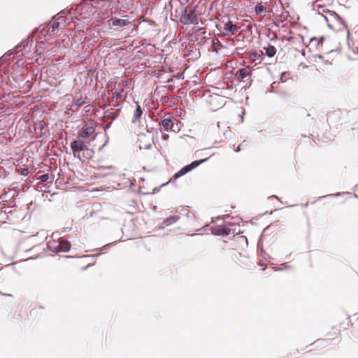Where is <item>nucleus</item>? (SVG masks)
I'll list each match as a JSON object with an SVG mask.
<instances>
[{
    "label": "nucleus",
    "mask_w": 358,
    "mask_h": 358,
    "mask_svg": "<svg viewBox=\"0 0 358 358\" xmlns=\"http://www.w3.org/2000/svg\"><path fill=\"white\" fill-rule=\"evenodd\" d=\"M115 91H120V87L117 86V88L116 89Z\"/></svg>",
    "instance_id": "24"
},
{
    "label": "nucleus",
    "mask_w": 358,
    "mask_h": 358,
    "mask_svg": "<svg viewBox=\"0 0 358 358\" xmlns=\"http://www.w3.org/2000/svg\"><path fill=\"white\" fill-rule=\"evenodd\" d=\"M239 27L233 24V22L230 20H228L224 24L223 31L224 34L226 36L234 35L237 33Z\"/></svg>",
    "instance_id": "5"
},
{
    "label": "nucleus",
    "mask_w": 358,
    "mask_h": 358,
    "mask_svg": "<svg viewBox=\"0 0 358 358\" xmlns=\"http://www.w3.org/2000/svg\"><path fill=\"white\" fill-rule=\"evenodd\" d=\"M48 179H49V176H48V174H43V175H41V176L39 177V180H40L41 182H46Z\"/></svg>",
    "instance_id": "19"
},
{
    "label": "nucleus",
    "mask_w": 358,
    "mask_h": 358,
    "mask_svg": "<svg viewBox=\"0 0 358 358\" xmlns=\"http://www.w3.org/2000/svg\"><path fill=\"white\" fill-rule=\"evenodd\" d=\"M260 265H261V266H262V270H265V269H266V264H261Z\"/></svg>",
    "instance_id": "22"
},
{
    "label": "nucleus",
    "mask_w": 358,
    "mask_h": 358,
    "mask_svg": "<svg viewBox=\"0 0 358 358\" xmlns=\"http://www.w3.org/2000/svg\"><path fill=\"white\" fill-rule=\"evenodd\" d=\"M86 99H87L86 97L85 98L84 100H83L82 99H74L75 104L80 106L86 102V101H85Z\"/></svg>",
    "instance_id": "18"
},
{
    "label": "nucleus",
    "mask_w": 358,
    "mask_h": 358,
    "mask_svg": "<svg viewBox=\"0 0 358 358\" xmlns=\"http://www.w3.org/2000/svg\"><path fill=\"white\" fill-rule=\"evenodd\" d=\"M176 122V125L178 124V121L175 118H164L161 121V125L164 127V129L166 131L173 130V131H176V129H174V124Z\"/></svg>",
    "instance_id": "6"
},
{
    "label": "nucleus",
    "mask_w": 358,
    "mask_h": 358,
    "mask_svg": "<svg viewBox=\"0 0 358 358\" xmlns=\"http://www.w3.org/2000/svg\"><path fill=\"white\" fill-rule=\"evenodd\" d=\"M250 58L255 62L259 59H262V55H259L258 52H254L250 53Z\"/></svg>",
    "instance_id": "17"
},
{
    "label": "nucleus",
    "mask_w": 358,
    "mask_h": 358,
    "mask_svg": "<svg viewBox=\"0 0 358 358\" xmlns=\"http://www.w3.org/2000/svg\"><path fill=\"white\" fill-rule=\"evenodd\" d=\"M252 75V70L249 66L238 69L235 76L239 80H243L246 78H250Z\"/></svg>",
    "instance_id": "7"
},
{
    "label": "nucleus",
    "mask_w": 358,
    "mask_h": 358,
    "mask_svg": "<svg viewBox=\"0 0 358 358\" xmlns=\"http://www.w3.org/2000/svg\"><path fill=\"white\" fill-rule=\"evenodd\" d=\"M142 114H143V110H142L141 106L139 105L138 102H136V108L134 113L132 122H135L136 121L138 120L141 118Z\"/></svg>",
    "instance_id": "11"
},
{
    "label": "nucleus",
    "mask_w": 358,
    "mask_h": 358,
    "mask_svg": "<svg viewBox=\"0 0 358 358\" xmlns=\"http://www.w3.org/2000/svg\"><path fill=\"white\" fill-rule=\"evenodd\" d=\"M242 145V144L239 145L238 147H237V149L236 150V152H239L241 150V146Z\"/></svg>",
    "instance_id": "23"
},
{
    "label": "nucleus",
    "mask_w": 358,
    "mask_h": 358,
    "mask_svg": "<svg viewBox=\"0 0 358 358\" xmlns=\"http://www.w3.org/2000/svg\"><path fill=\"white\" fill-rule=\"evenodd\" d=\"M248 239L245 236L237 235L234 236L230 243V255L234 262L239 260L248 248Z\"/></svg>",
    "instance_id": "2"
},
{
    "label": "nucleus",
    "mask_w": 358,
    "mask_h": 358,
    "mask_svg": "<svg viewBox=\"0 0 358 358\" xmlns=\"http://www.w3.org/2000/svg\"><path fill=\"white\" fill-rule=\"evenodd\" d=\"M266 8L261 3H258L255 6V12L257 15L262 13L266 10Z\"/></svg>",
    "instance_id": "16"
},
{
    "label": "nucleus",
    "mask_w": 358,
    "mask_h": 358,
    "mask_svg": "<svg viewBox=\"0 0 358 358\" xmlns=\"http://www.w3.org/2000/svg\"><path fill=\"white\" fill-rule=\"evenodd\" d=\"M207 159L208 158L194 161L190 164L184 166L173 176V177L170 179L169 182L175 181L177 178L182 176L183 175L186 174L187 173L191 171L192 170L199 166L203 162L207 161Z\"/></svg>",
    "instance_id": "3"
},
{
    "label": "nucleus",
    "mask_w": 358,
    "mask_h": 358,
    "mask_svg": "<svg viewBox=\"0 0 358 358\" xmlns=\"http://www.w3.org/2000/svg\"><path fill=\"white\" fill-rule=\"evenodd\" d=\"M127 85V81H122L121 83H118V87H120V91H115L113 92V90H112L113 95H112V100L115 101V102H118L121 98L122 97V92H124V87Z\"/></svg>",
    "instance_id": "9"
},
{
    "label": "nucleus",
    "mask_w": 358,
    "mask_h": 358,
    "mask_svg": "<svg viewBox=\"0 0 358 358\" xmlns=\"http://www.w3.org/2000/svg\"><path fill=\"white\" fill-rule=\"evenodd\" d=\"M95 127L87 124L78 131V138L80 139L74 140L71 143V148L74 157L79 159L81 161L85 159H90L93 157L94 151L89 148L87 143L82 139H87L92 138L94 140Z\"/></svg>",
    "instance_id": "1"
},
{
    "label": "nucleus",
    "mask_w": 358,
    "mask_h": 358,
    "mask_svg": "<svg viewBox=\"0 0 358 358\" xmlns=\"http://www.w3.org/2000/svg\"><path fill=\"white\" fill-rule=\"evenodd\" d=\"M264 50L268 57H273L276 54V48L273 45H268L267 47H264Z\"/></svg>",
    "instance_id": "14"
},
{
    "label": "nucleus",
    "mask_w": 358,
    "mask_h": 358,
    "mask_svg": "<svg viewBox=\"0 0 358 358\" xmlns=\"http://www.w3.org/2000/svg\"><path fill=\"white\" fill-rule=\"evenodd\" d=\"M60 22L57 21H53L52 23L48 24V31L54 33L59 27Z\"/></svg>",
    "instance_id": "15"
},
{
    "label": "nucleus",
    "mask_w": 358,
    "mask_h": 358,
    "mask_svg": "<svg viewBox=\"0 0 358 358\" xmlns=\"http://www.w3.org/2000/svg\"><path fill=\"white\" fill-rule=\"evenodd\" d=\"M60 245L59 247V252H67L71 248V244L69 241L59 238Z\"/></svg>",
    "instance_id": "10"
},
{
    "label": "nucleus",
    "mask_w": 358,
    "mask_h": 358,
    "mask_svg": "<svg viewBox=\"0 0 358 358\" xmlns=\"http://www.w3.org/2000/svg\"><path fill=\"white\" fill-rule=\"evenodd\" d=\"M59 238L55 240L52 237H50L47 241L48 249L55 253L59 252V247L60 245Z\"/></svg>",
    "instance_id": "8"
},
{
    "label": "nucleus",
    "mask_w": 358,
    "mask_h": 358,
    "mask_svg": "<svg viewBox=\"0 0 358 358\" xmlns=\"http://www.w3.org/2000/svg\"><path fill=\"white\" fill-rule=\"evenodd\" d=\"M112 24L113 26L125 27L128 25L130 22L125 19H112Z\"/></svg>",
    "instance_id": "13"
},
{
    "label": "nucleus",
    "mask_w": 358,
    "mask_h": 358,
    "mask_svg": "<svg viewBox=\"0 0 358 358\" xmlns=\"http://www.w3.org/2000/svg\"><path fill=\"white\" fill-rule=\"evenodd\" d=\"M180 22L184 24H196L197 17L191 8L186 7L180 17Z\"/></svg>",
    "instance_id": "4"
},
{
    "label": "nucleus",
    "mask_w": 358,
    "mask_h": 358,
    "mask_svg": "<svg viewBox=\"0 0 358 358\" xmlns=\"http://www.w3.org/2000/svg\"><path fill=\"white\" fill-rule=\"evenodd\" d=\"M169 138V134H164L162 135V138L164 139V140H168Z\"/></svg>",
    "instance_id": "20"
},
{
    "label": "nucleus",
    "mask_w": 358,
    "mask_h": 358,
    "mask_svg": "<svg viewBox=\"0 0 358 358\" xmlns=\"http://www.w3.org/2000/svg\"><path fill=\"white\" fill-rule=\"evenodd\" d=\"M357 53H358V48H357Z\"/></svg>",
    "instance_id": "25"
},
{
    "label": "nucleus",
    "mask_w": 358,
    "mask_h": 358,
    "mask_svg": "<svg viewBox=\"0 0 358 358\" xmlns=\"http://www.w3.org/2000/svg\"><path fill=\"white\" fill-rule=\"evenodd\" d=\"M180 219V216L178 215H171L167 217L165 220H164L162 224L163 227H167L171 225L172 224L176 222Z\"/></svg>",
    "instance_id": "12"
},
{
    "label": "nucleus",
    "mask_w": 358,
    "mask_h": 358,
    "mask_svg": "<svg viewBox=\"0 0 358 358\" xmlns=\"http://www.w3.org/2000/svg\"><path fill=\"white\" fill-rule=\"evenodd\" d=\"M27 172H28L27 169H22V174L25 176L27 174Z\"/></svg>",
    "instance_id": "21"
}]
</instances>
